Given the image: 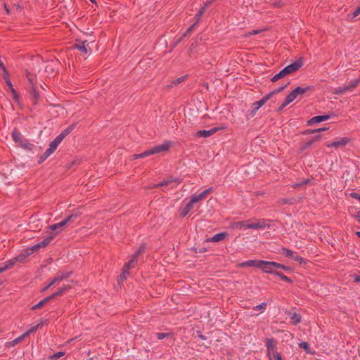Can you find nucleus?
Masks as SVG:
<instances>
[{"label": "nucleus", "instance_id": "nucleus-22", "mask_svg": "<svg viewBox=\"0 0 360 360\" xmlns=\"http://www.w3.org/2000/svg\"><path fill=\"white\" fill-rule=\"evenodd\" d=\"M72 274V271H59L57 273L56 276L58 277L60 281H61L69 278Z\"/></svg>", "mask_w": 360, "mask_h": 360}, {"label": "nucleus", "instance_id": "nucleus-56", "mask_svg": "<svg viewBox=\"0 0 360 360\" xmlns=\"http://www.w3.org/2000/svg\"><path fill=\"white\" fill-rule=\"evenodd\" d=\"M12 94H13V99L15 101H18L19 100V96L16 92L15 90H14V92H11Z\"/></svg>", "mask_w": 360, "mask_h": 360}, {"label": "nucleus", "instance_id": "nucleus-37", "mask_svg": "<svg viewBox=\"0 0 360 360\" xmlns=\"http://www.w3.org/2000/svg\"><path fill=\"white\" fill-rule=\"evenodd\" d=\"M276 275L278 276V277H280L281 279L283 281H286V282H289V283L292 282V280L289 277L285 276L283 274H282L281 272H278V271L276 272Z\"/></svg>", "mask_w": 360, "mask_h": 360}, {"label": "nucleus", "instance_id": "nucleus-23", "mask_svg": "<svg viewBox=\"0 0 360 360\" xmlns=\"http://www.w3.org/2000/svg\"><path fill=\"white\" fill-rule=\"evenodd\" d=\"M289 315H290V318L292 321V323L294 325H296L301 322L302 318H301V316L300 315V314L294 312V313H290Z\"/></svg>", "mask_w": 360, "mask_h": 360}, {"label": "nucleus", "instance_id": "nucleus-64", "mask_svg": "<svg viewBox=\"0 0 360 360\" xmlns=\"http://www.w3.org/2000/svg\"><path fill=\"white\" fill-rule=\"evenodd\" d=\"M195 25V24H194V25H191V26L188 29L187 32H191V31L193 29V27H194Z\"/></svg>", "mask_w": 360, "mask_h": 360}, {"label": "nucleus", "instance_id": "nucleus-33", "mask_svg": "<svg viewBox=\"0 0 360 360\" xmlns=\"http://www.w3.org/2000/svg\"><path fill=\"white\" fill-rule=\"evenodd\" d=\"M190 212H191V210L188 209V207H186L185 205L184 207H181L180 216L181 217H185Z\"/></svg>", "mask_w": 360, "mask_h": 360}, {"label": "nucleus", "instance_id": "nucleus-16", "mask_svg": "<svg viewBox=\"0 0 360 360\" xmlns=\"http://www.w3.org/2000/svg\"><path fill=\"white\" fill-rule=\"evenodd\" d=\"M298 96L295 90L292 91L285 98V101L281 105L279 110L285 108L288 104L292 102Z\"/></svg>", "mask_w": 360, "mask_h": 360}, {"label": "nucleus", "instance_id": "nucleus-51", "mask_svg": "<svg viewBox=\"0 0 360 360\" xmlns=\"http://www.w3.org/2000/svg\"><path fill=\"white\" fill-rule=\"evenodd\" d=\"M286 86L287 85L282 86L279 87L278 89L274 90V91H272L269 94H271V96L274 94L279 93L280 91H283L286 87Z\"/></svg>", "mask_w": 360, "mask_h": 360}, {"label": "nucleus", "instance_id": "nucleus-44", "mask_svg": "<svg viewBox=\"0 0 360 360\" xmlns=\"http://www.w3.org/2000/svg\"><path fill=\"white\" fill-rule=\"evenodd\" d=\"M278 266H277V269H283L285 271H290L291 270L290 267H289L288 266H285V265H283L282 264L278 263Z\"/></svg>", "mask_w": 360, "mask_h": 360}, {"label": "nucleus", "instance_id": "nucleus-35", "mask_svg": "<svg viewBox=\"0 0 360 360\" xmlns=\"http://www.w3.org/2000/svg\"><path fill=\"white\" fill-rule=\"evenodd\" d=\"M300 347L302 348L306 351L307 353L311 354L312 352L309 349V345L307 342H302L299 344Z\"/></svg>", "mask_w": 360, "mask_h": 360}, {"label": "nucleus", "instance_id": "nucleus-26", "mask_svg": "<svg viewBox=\"0 0 360 360\" xmlns=\"http://www.w3.org/2000/svg\"><path fill=\"white\" fill-rule=\"evenodd\" d=\"M42 325H43V322L41 321L37 325L30 327L25 333H24V335H25V337H27L30 334L37 331L38 330V328H40Z\"/></svg>", "mask_w": 360, "mask_h": 360}, {"label": "nucleus", "instance_id": "nucleus-53", "mask_svg": "<svg viewBox=\"0 0 360 360\" xmlns=\"http://www.w3.org/2000/svg\"><path fill=\"white\" fill-rule=\"evenodd\" d=\"M185 77H186L185 76L179 77L178 79H176V80L174 81V82H173L174 84L176 85V84H180L181 82L184 81Z\"/></svg>", "mask_w": 360, "mask_h": 360}, {"label": "nucleus", "instance_id": "nucleus-29", "mask_svg": "<svg viewBox=\"0 0 360 360\" xmlns=\"http://www.w3.org/2000/svg\"><path fill=\"white\" fill-rule=\"evenodd\" d=\"M13 266L11 262L6 261L0 265V274L11 269Z\"/></svg>", "mask_w": 360, "mask_h": 360}, {"label": "nucleus", "instance_id": "nucleus-47", "mask_svg": "<svg viewBox=\"0 0 360 360\" xmlns=\"http://www.w3.org/2000/svg\"><path fill=\"white\" fill-rule=\"evenodd\" d=\"M169 335L168 333H157V338L158 340H163L166 337Z\"/></svg>", "mask_w": 360, "mask_h": 360}, {"label": "nucleus", "instance_id": "nucleus-41", "mask_svg": "<svg viewBox=\"0 0 360 360\" xmlns=\"http://www.w3.org/2000/svg\"><path fill=\"white\" fill-rule=\"evenodd\" d=\"M31 95L35 101H37L39 97V94L35 89H32Z\"/></svg>", "mask_w": 360, "mask_h": 360}, {"label": "nucleus", "instance_id": "nucleus-11", "mask_svg": "<svg viewBox=\"0 0 360 360\" xmlns=\"http://www.w3.org/2000/svg\"><path fill=\"white\" fill-rule=\"evenodd\" d=\"M54 235L51 234V233L46 232V234L44 237V239L39 243H37L31 248H41L46 247L50 245L51 241L53 239Z\"/></svg>", "mask_w": 360, "mask_h": 360}, {"label": "nucleus", "instance_id": "nucleus-31", "mask_svg": "<svg viewBox=\"0 0 360 360\" xmlns=\"http://www.w3.org/2000/svg\"><path fill=\"white\" fill-rule=\"evenodd\" d=\"M58 145L59 143L55 140H53L50 143L49 147L46 150L51 154H52L56 150Z\"/></svg>", "mask_w": 360, "mask_h": 360}, {"label": "nucleus", "instance_id": "nucleus-6", "mask_svg": "<svg viewBox=\"0 0 360 360\" xmlns=\"http://www.w3.org/2000/svg\"><path fill=\"white\" fill-rule=\"evenodd\" d=\"M35 249H23L21 253H20L18 256L13 257V259L8 260V262H11L13 266L16 262H24L26 259L31 255L34 253V250Z\"/></svg>", "mask_w": 360, "mask_h": 360}, {"label": "nucleus", "instance_id": "nucleus-12", "mask_svg": "<svg viewBox=\"0 0 360 360\" xmlns=\"http://www.w3.org/2000/svg\"><path fill=\"white\" fill-rule=\"evenodd\" d=\"M141 250L140 249L136 251L130 258V259L124 264V267L130 270L131 268H134L135 264L137 263L138 257L140 255Z\"/></svg>", "mask_w": 360, "mask_h": 360}, {"label": "nucleus", "instance_id": "nucleus-13", "mask_svg": "<svg viewBox=\"0 0 360 360\" xmlns=\"http://www.w3.org/2000/svg\"><path fill=\"white\" fill-rule=\"evenodd\" d=\"M228 236H229L228 233H226V232H221V233L215 234L212 237L207 238L206 239V241L207 242L217 243V242H219V241H222V240H226L228 238Z\"/></svg>", "mask_w": 360, "mask_h": 360}, {"label": "nucleus", "instance_id": "nucleus-46", "mask_svg": "<svg viewBox=\"0 0 360 360\" xmlns=\"http://www.w3.org/2000/svg\"><path fill=\"white\" fill-rule=\"evenodd\" d=\"M185 205L186 207H188V209L191 210V211L196 207V205H195L194 203H192V201L191 200L188 202H186Z\"/></svg>", "mask_w": 360, "mask_h": 360}, {"label": "nucleus", "instance_id": "nucleus-18", "mask_svg": "<svg viewBox=\"0 0 360 360\" xmlns=\"http://www.w3.org/2000/svg\"><path fill=\"white\" fill-rule=\"evenodd\" d=\"M86 43V41H78L75 44V47L80 51L87 53L90 51V49L89 47V44H85Z\"/></svg>", "mask_w": 360, "mask_h": 360}, {"label": "nucleus", "instance_id": "nucleus-60", "mask_svg": "<svg viewBox=\"0 0 360 360\" xmlns=\"http://www.w3.org/2000/svg\"><path fill=\"white\" fill-rule=\"evenodd\" d=\"M355 218L360 223V211H359L357 214L355 215Z\"/></svg>", "mask_w": 360, "mask_h": 360}, {"label": "nucleus", "instance_id": "nucleus-8", "mask_svg": "<svg viewBox=\"0 0 360 360\" xmlns=\"http://www.w3.org/2000/svg\"><path fill=\"white\" fill-rule=\"evenodd\" d=\"M212 191V188H209L198 195L193 194L191 196L190 200L192 201V203L197 205L200 201L205 200Z\"/></svg>", "mask_w": 360, "mask_h": 360}, {"label": "nucleus", "instance_id": "nucleus-3", "mask_svg": "<svg viewBox=\"0 0 360 360\" xmlns=\"http://www.w3.org/2000/svg\"><path fill=\"white\" fill-rule=\"evenodd\" d=\"M77 214H72L61 221L49 226L47 228L46 232L51 233L55 237L58 233L62 231L63 227L70 222L73 218H77Z\"/></svg>", "mask_w": 360, "mask_h": 360}, {"label": "nucleus", "instance_id": "nucleus-50", "mask_svg": "<svg viewBox=\"0 0 360 360\" xmlns=\"http://www.w3.org/2000/svg\"><path fill=\"white\" fill-rule=\"evenodd\" d=\"M51 154L46 150L44 154L41 156V161L45 160L47 158H49Z\"/></svg>", "mask_w": 360, "mask_h": 360}, {"label": "nucleus", "instance_id": "nucleus-5", "mask_svg": "<svg viewBox=\"0 0 360 360\" xmlns=\"http://www.w3.org/2000/svg\"><path fill=\"white\" fill-rule=\"evenodd\" d=\"M278 262L261 260L260 268L264 272L276 274Z\"/></svg>", "mask_w": 360, "mask_h": 360}, {"label": "nucleus", "instance_id": "nucleus-52", "mask_svg": "<svg viewBox=\"0 0 360 360\" xmlns=\"http://www.w3.org/2000/svg\"><path fill=\"white\" fill-rule=\"evenodd\" d=\"M6 84L8 85L11 92H14V88L13 86V84H12V82L11 81V79H8L7 81H5Z\"/></svg>", "mask_w": 360, "mask_h": 360}, {"label": "nucleus", "instance_id": "nucleus-1", "mask_svg": "<svg viewBox=\"0 0 360 360\" xmlns=\"http://www.w3.org/2000/svg\"><path fill=\"white\" fill-rule=\"evenodd\" d=\"M303 63L301 60H296L293 62L292 63L290 64L289 65L284 68L283 70H281L278 73L276 74L272 78V82H276L287 75L292 74L297 70H298L302 66Z\"/></svg>", "mask_w": 360, "mask_h": 360}, {"label": "nucleus", "instance_id": "nucleus-14", "mask_svg": "<svg viewBox=\"0 0 360 360\" xmlns=\"http://www.w3.org/2000/svg\"><path fill=\"white\" fill-rule=\"evenodd\" d=\"M349 141V139L347 137L342 138L340 140L337 141H333L331 143H326V146L328 148H339L342 146H345Z\"/></svg>", "mask_w": 360, "mask_h": 360}, {"label": "nucleus", "instance_id": "nucleus-32", "mask_svg": "<svg viewBox=\"0 0 360 360\" xmlns=\"http://www.w3.org/2000/svg\"><path fill=\"white\" fill-rule=\"evenodd\" d=\"M60 282L59 279L58 278V277L55 276L53 280L51 281H50L47 285H46L42 291L44 292V291H46L49 288H51L52 285H53L54 284Z\"/></svg>", "mask_w": 360, "mask_h": 360}, {"label": "nucleus", "instance_id": "nucleus-42", "mask_svg": "<svg viewBox=\"0 0 360 360\" xmlns=\"http://www.w3.org/2000/svg\"><path fill=\"white\" fill-rule=\"evenodd\" d=\"M66 290H67V287L61 288L58 290H57L56 292H54V295H56V297L60 296L65 292Z\"/></svg>", "mask_w": 360, "mask_h": 360}, {"label": "nucleus", "instance_id": "nucleus-40", "mask_svg": "<svg viewBox=\"0 0 360 360\" xmlns=\"http://www.w3.org/2000/svg\"><path fill=\"white\" fill-rule=\"evenodd\" d=\"M75 126V124H71L70 126L67 127L65 129H64L63 131V132H64V134H66V136H68L73 130Z\"/></svg>", "mask_w": 360, "mask_h": 360}, {"label": "nucleus", "instance_id": "nucleus-20", "mask_svg": "<svg viewBox=\"0 0 360 360\" xmlns=\"http://www.w3.org/2000/svg\"><path fill=\"white\" fill-rule=\"evenodd\" d=\"M330 118L329 115H318L312 117L309 120V124H313L315 123H319L326 120H328Z\"/></svg>", "mask_w": 360, "mask_h": 360}, {"label": "nucleus", "instance_id": "nucleus-27", "mask_svg": "<svg viewBox=\"0 0 360 360\" xmlns=\"http://www.w3.org/2000/svg\"><path fill=\"white\" fill-rule=\"evenodd\" d=\"M311 89L312 88L310 86H307L306 87L298 86V87L295 88L294 90L296 92L297 95L299 96V95H302V94H305L307 91H308L309 90H311Z\"/></svg>", "mask_w": 360, "mask_h": 360}, {"label": "nucleus", "instance_id": "nucleus-55", "mask_svg": "<svg viewBox=\"0 0 360 360\" xmlns=\"http://www.w3.org/2000/svg\"><path fill=\"white\" fill-rule=\"evenodd\" d=\"M350 196L354 199H356L358 200L359 201H360V194L359 193H352L350 194Z\"/></svg>", "mask_w": 360, "mask_h": 360}, {"label": "nucleus", "instance_id": "nucleus-62", "mask_svg": "<svg viewBox=\"0 0 360 360\" xmlns=\"http://www.w3.org/2000/svg\"><path fill=\"white\" fill-rule=\"evenodd\" d=\"M0 68L1 70H4V68H6L4 64L3 63V62L0 60Z\"/></svg>", "mask_w": 360, "mask_h": 360}, {"label": "nucleus", "instance_id": "nucleus-7", "mask_svg": "<svg viewBox=\"0 0 360 360\" xmlns=\"http://www.w3.org/2000/svg\"><path fill=\"white\" fill-rule=\"evenodd\" d=\"M266 349L268 356L270 359H271V356H273L275 359H277V355L280 354L276 351V345L274 343V340L273 338L267 340Z\"/></svg>", "mask_w": 360, "mask_h": 360}, {"label": "nucleus", "instance_id": "nucleus-57", "mask_svg": "<svg viewBox=\"0 0 360 360\" xmlns=\"http://www.w3.org/2000/svg\"><path fill=\"white\" fill-rule=\"evenodd\" d=\"M55 297H56V295H54V293H53L52 295L45 297V300L48 303L50 300H53Z\"/></svg>", "mask_w": 360, "mask_h": 360}, {"label": "nucleus", "instance_id": "nucleus-28", "mask_svg": "<svg viewBox=\"0 0 360 360\" xmlns=\"http://www.w3.org/2000/svg\"><path fill=\"white\" fill-rule=\"evenodd\" d=\"M12 137L13 141L15 143H20L23 139H22V136L20 132H18L16 129H14L12 132Z\"/></svg>", "mask_w": 360, "mask_h": 360}, {"label": "nucleus", "instance_id": "nucleus-9", "mask_svg": "<svg viewBox=\"0 0 360 360\" xmlns=\"http://www.w3.org/2000/svg\"><path fill=\"white\" fill-rule=\"evenodd\" d=\"M358 84V81L356 79L352 81L348 85L336 89L334 91V94H342L347 91H352Z\"/></svg>", "mask_w": 360, "mask_h": 360}, {"label": "nucleus", "instance_id": "nucleus-34", "mask_svg": "<svg viewBox=\"0 0 360 360\" xmlns=\"http://www.w3.org/2000/svg\"><path fill=\"white\" fill-rule=\"evenodd\" d=\"M46 303H47V302L46 301L45 298H44L40 302H39L37 304L32 306L31 309L35 310V309H39V308L42 307L44 304H46Z\"/></svg>", "mask_w": 360, "mask_h": 360}, {"label": "nucleus", "instance_id": "nucleus-4", "mask_svg": "<svg viewBox=\"0 0 360 360\" xmlns=\"http://www.w3.org/2000/svg\"><path fill=\"white\" fill-rule=\"evenodd\" d=\"M275 226L276 224L274 222L266 219H260L255 221H249L248 225H247V229L252 230H275Z\"/></svg>", "mask_w": 360, "mask_h": 360}, {"label": "nucleus", "instance_id": "nucleus-19", "mask_svg": "<svg viewBox=\"0 0 360 360\" xmlns=\"http://www.w3.org/2000/svg\"><path fill=\"white\" fill-rule=\"evenodd\" d=\"M284 250H285V252L284 254L286 257H292L294 260L298 262L300 264H305L306 263V260L303 257H299V256L295 257L293 255V251L292 250H290V249H284Z\"/></svg>", "mask_w": 360, "mask_h": 360}, {"label": "nucleus", "instance_id": "nucleus-15", "mask_svg": "<svg viewBox=\"0 0 360 360\" xmlns=\"http://www.w3.org/2000/svg\"><path fill=\"white\" fill-rule=\"evenodd\" d=\"M220 127H213L209 130H200L197 131L196 136L198 137H208L213 135L217 131L220 130Z\"/></svg>", "mask_w": 360, "mask_h": 360}, {"label": "nucleus", "instance_id": "nucleus-38", "mask_svg": "<svg viewBox=\"0 0 360 360\" xmlns=\"http://www.w3.org/2000/svg\"><path fill=\"white\" fill-rule=\"evenodd\" d=\"M66 136V134H64V132H61L58 136H57L54 140L57 141L59 144L61 143L63 139Z\"/></svg>", "mask_w": 360, "mask_h": 360}, {"label": "nucleus", "instance_id": "nucleus-39", "mask_svg": "<svg viewBox=\"0 0 360 360\" xmlns=\"http://www.w3.org/2000/svg\"><path fill=\"white\" fill-rule=\"evenodd\" d=\"M267 304L266 302H263L260 304L256 305L253 307V309L255 311H258L260 309H264L266 307Z\"/></svg>", "mask_w": 360, "mask_h": 360}, {"label": "nucleus", "instance_id": "nucleus-36", "mask_svg": "<svg viewBox=\"0 0 360 360\" xmlns=\"http://www.w3.org/2000/svg\"><path fill=\"white\" fill-rule=\"evenodd\" d=\"M25 335H24V333L22 335H21L20 336L18 337L17 338L14 339L11 342V345L12 346H14L15 345H18V343H20L24 338H25Z\"/></svg>", "mask_w": 360, "mask_h": 360}, {"label": "nucleus", "instance_id": "nucleus-24", "mask_svg": "<svg viewBox=\"0 0 360 360\" xmlns=\"http://www.w3.org/2000/svg\"><path fill=\"white\" fill-rule=\"evenodd\" d=\"M249 221H238L233 224V227L240 230H246L247 225H248Z\"/></svg>", "mask_w": 360, "mask_h": 360}, {"label": "nucleus", "instance_id": "nucleus-30", "mask_svg": "<svg viewBox=\"0 0 360 360\" xmlns=\"http://www.w3.org/2000/svg\"><path fill=\"white\" fill-rule=\"evenodd\" d=\"M19 144L21 147L27 150H32L34 147V145L32 143L24 139Z\"/></svg>", "mask_w": 360, "mask_h": 360}, {"label": "nucleus", "instance_id": "nucleus-25", "mask_svg": "<svg viewBox=\"0 0 360 360\" xmlns=\"http://www.w3.org/2000/svg\"><path fill=\"white\" fill-rule=\"evenodd\" d=\"M129 274V270L124 266L123 267L122 271L118 278V283H122L124 280H126L127 276Z\"/></svg>", "mask_w": 360, "mask_h": 360}, {"label": "nucleus", "instance_id": "nucleus-59", "mask_svg": "<svg viewBox=\"0 0 360 360\" xmlns=\"http://www.w3.org/2000/svg\"><path fill=\"white\" fill-rule=\"evenodd\" d=\"M197 333L199 338H200L201 340H206V337L203 335L200 331H198Z\"/></svg>", "mask_w": 360, "mask_h": 360}, {"label": "nucleus", "instance_id": "nucleus-63", "mask_svg": "<svg viewBox=\"0 0 360 360\" xmlns=\"http://www.w3.org/2000/svg\"><path fill=\"white\" fill-rule=\"evenodd\" d=\"M314 140H310L307 143V146H310L313 143H314Z\"/></svg>", "mask_w": 360, "mask_h": 360}, {"label": "nucleus", "instance_id": "nucleus-2", "mask_svg": "<svg viewBox=\"0 0 360 360\" xmlns=\"http://www.w3.org/2000/svg\"><path fill=\"white\" fill-rule=\"evenodd\" d=\"M170 143L168 141L164 142L162 144L158 145L149 150L144 151L143 153L135 154L133 155L134 159L143 158L149 155L160 153L167 150L170 147Z\"/></svg>", "mask_w": 360, "mask_h": 360}, {"label": "nucleus", "instance_id": "nucleus-49", "mask_svg": "<svg viewBox=\"0 0 360 360\" xmlns=\"http://www.w3.org/2000/svg\"><path fill=\"white\" fill-rule=\"evenodd\" d=\"M51 154L46 150L44 154L41 156V161L45 160L47 158H49Z\"/></svg>", "mask_w": 360, "mask_h": 360}, {"label": "nucleus", "instance_id": "nucleus-45", "mask_svg": "<svg viewBox=\"0 0 360 360\" xmlns=\"http://www.w3.org/2000/svg\"><path fill=\"white\" fill-rule=\"evenodd\" d=\"M3 72L2 76L3 78L5 79V81H7L8 79H10L8 71L6 70V68H4V70H1Z\"/></svg>", "mask_w": 360, "mask_h": 360}, {"label": "nucleus", "instance_id": "nucleus-54", "mask_svg": "<svg viewBox=\"0 0 360 360\" xmlns=\"http://www.w3.org/2000/svg\"><path fill=\"white\" fill-rule=\"evenodd\" d=\"M359 14H360V8L358 7L352 13V18H355V17H357Z\"/></svg>", "mask_w": 360, "mask_h": 360}, {"label": "nucleus", "instance_id": "nucleus-61", "mask_svg": "<svg viewBox=\"0 0 360 360\" xmlns=\"http://www.w3.org/2000/svg\"><path fill=\"white\" fill-rule=\"evenodd\" d=\"M354 281L356 283H360V276H355Z\"/></svg>", "mask_w": 360, "mask_h": 360}, {"label": "nucleus", "instance_id": "nucleus-48", "mask_svg": "<svg viewBox=\"0 0 360 360\" xmlns=\"http://www.w3.org/2000/svg\"><path fill=\"white\" fill-rule=\"evenodd\" d=\"M64 354H65V352H57V353H55V354L53 355L52 358H53V359H59V358H60L61 356H63Z\"/></svg>", "mask_w": 360, "mask_h": 360}, {"label": "nucleus", "instance_id": "nucleus-21", "mask_svg": "<svg viewBox=\"0 0 360 360\" xmlns=\"http://www.w3.org/2000/svg\"><path fill=\"white\" fill-rule=\"evenodd\" d=\"M171 184H172L171 186V188H173L175 184V181L168 180V181H162L160 184H153L152 186H149L148 188H155L162 187V186H168V185H171Z\"/></svg>", "mask_w": 360, "mask_h": 360}, {"label": "nucleus", "instance_id": "nucleus-58", "mask_svg": "<svg viewBox=\"0 0 360 360\" xmlns=\"http://www.w3.org/2000/svg\"><path fill=\"white\" fill-rule=\"evenodd\" d=\"M55 297H56V295H54V293H53L52 295L45 297V300L48 303L50 300H53Z\"/></svg>", "mask_w": 360, "mask_h": 360}, {"label": "nucleus", "instance_id": "nucleus-17", "mask_svg": "<svg viewBox=\"0 0 360 360\" xmlns=\"http://www.w3.org/2000/svg\"><path fill=\"white\" fill-rule=\"evenodd\" d=\"M260 259H252V260H248L245 262H243L242 263H240L238 266L240 267H257L260 268Z\"/></svg>", "mask_w": 360, "mask_h": 360}, {"label": "nucleus", "instance_id": "nucleus-43", "mask_svg": "<svg viewBox=\"0 0 360 360\" xmlns=\"http://www.w3.org/2000/svg\"><path fill=\"white\" fill-rule=\"evenodd\" d=\"M261 32V30H254L251 32H249L245 34V37H248L252 35H255Z\"/></svg>", "mask_w": 360, "mask_h": 360}, {"label": "nucleus", "instance_id": "nucleus-10", "mask_svg": "<svg viewBox=\"0 0 360 360\" xmlns=\"http://www.w3.org/2000/svg\"><path fill=\"white\" fill-rule=\"evenodd\" d=\"M271 98V94L266 95L261 100L252 103L251 106V115H253L255 114V112L264 105V103Z\"/></svg>", "mask_w": 360, "mask_h": 360}]
</instances>
